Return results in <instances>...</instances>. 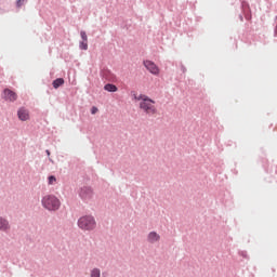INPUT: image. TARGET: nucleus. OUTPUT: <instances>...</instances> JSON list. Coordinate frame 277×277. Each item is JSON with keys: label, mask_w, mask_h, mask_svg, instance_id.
<instances>
[{"label": "nucleus", "mask_w": 277, "mask_h": 277, "mask_svg": "<svg viewBox=\"0 0 277 277\" xmlns=\"http://www.w3.org/2000/svg\"><path fill=\"white\" fill-rule=\"evenodd\" d=\"M64 85V78H57L53 81V88L57 90V88Z\"/></svg>", "instance_id": "9b49d317"}, {"label": "nucleus", "mask_w": 277, "mask_h": 277, "mask_svg": "<svg viewBox=\"0 0 277 277\" xmlns=\"http://www.w3.org/2000/svg\"><path fill=\"white\" fill-rule=\"evenodd\" d=\"M80 36H81L83 42H88V35L85 34V31L82 30V31L80 32Z\"/></svg>", "instance_id": "2eb2a0df"}, {"label": "nucleus", "mask_w": 277, "mask_h": 277, "mask_svg": "<svg viewBox=\"0 0 277 277\" xmlns=\"http://www.w3.org/2000/svg\"><path fill=\"white\" fill-rule=\"evenodd\" d=\"M92 194H93L92 188H90V187H83L80 190V196H81V198H83V200H88V199L92 198Z\"/></svg>", "instance_id": "0eeeda50"}, {"label": "nucleus", "mask_w": 277, "mask_h": 277, "mask_svg": "<svg viewBox=\"0 0 277 277\" xmlns=\"http://www.w3.org/2000/svg\"><path fill=\"white\" fill-rule=\"evenodd\" d=\"M80 49L82 51H88V41L80 42Z\"/></svg>", "instance_id": "ddd939ff"}, {"label": "nucleus", "mask_w": 277, "mask_h": 277, "mask_svg": "<svg viewBox=\"0 0 277 277\" xmlns=\"http://www.w3.org/2000/svg\"><path fill=\"white\" fill-rule=\"evenodd\" d=\"M149 243H156V241H159L161 239V236L157 234V232H150L147 237Z\"/></svg>", "instance_id": "6e6552de"}, {"label": "nucleus", "mask_w": 277, "mask_h": 277, "mask_svg": "<svg viewBox=\"0 0 277 277\" xmlns=\"http://www.w3.org/2000/svg\"><path fill=\"white\" fill-rule=\"evenodd\" d=\"M144 66L151 75H159V67L153 61H144Z\"/></svg>", "instance_id": "39448f33"}, {"label": "nucleus", "mask_w": 277, "mask_h": 277, "mask_svg": "<svg viewBox=\"0 0 277 277\" xmlns=\"http://www.w3.org/2000/svg\"><path fill=\"white\" fill-rule=\"evenodd\" d=\"M77 224L80 230L92 233L96 228V219L93 215H83L78 220Z\"/></svg>", "instance_id": "f03ea898"}, {"label": "nucleus", "mask_w": 277, "mask_h": 277, "mask_svg": "<svg viewBox=\"0 0 277 277\" xmlns=\"http://www.w3.org/2000/svg\"><path fill=\"white\" fill-rule=\"evenodd\" d=\"M135 103H138V107L147 116H155L157 114V106H155V100L148 97L145 94L133 93Z\"/></svg>", "instance_id": "f257e3e1"}, {"label": "nucleus", "mask_w": 277, "mask_h": 277, "mask_svg": "<svg viewBox=\"0 0 277 277\" xmlns=\"http://www.w3.org/2000/svg\"><path fill=\"white\" fill-rule=\"evenodd\" d=\"M91 277H101V269L100 268H93L91 269Z\"/></svg>", "instance_id": "f8f14e48"}, {"label": "nucleus", "mask_w": 277, "mask_h": 277, "mask_svg": "<svg viewBox=\"0 0 277 277\" xmlns=\"http://www.w3.org/2000/svg\"><path fill=\"white\" fill-rule=\"evenodd\" d=\"M2 98H4L8 103H14L15 101H17L18 94L10 89H4L2 93Z\"/></svg>", "instance_id": "20e7f679"}, {"label": "nucleus", "mask_w": 277, "mask_h": 277, "mask_svg": "<svg viewBox=\"0 0 277 277\" xmlns=\"http://www.w3.org/2000/svg\"><path fill=\"white\" fill-rule=\"evenodd\" d=\"M42 207L48 211H57L62 207V202L55 195H47L42 198Z\"/></svg>", "instance_id": "7ed1b4c3"}, {"label": "nucleus", "mask_w": 277, "mask_h": 277, "mask_svg": "<svg viewBox=\"0 0 277 277\" xmlns=\"http://www.w3.org/2000/svg\"><path fill=\"white\" fill-rule=\"evenodd\" d=\"M17 118L18 120H21L22 122H27V120H29L30 116H29V110L25 107H21L17 110Z\"/></svg>", "instance_id": "423d86ee"}, {"label": "nucleus", "mask_w": 277, "mask_h": 277, "mask_svg": "<svg viewBox=\"0 0 277 277\" xmlns=\"http://www.w3.org/2000/svg\"><path fill=\"white\" fill-rule=\"evenodd\" d=\"M104 90H106V92H118V87H116V84H105Z\"/></svg>", "instance_id": "9d476101"}, {"label": "nucleus", "mask_w": 277, "mask_h": 277, "mask_svg": "<svg viewBox=\"0 0 277 277\" xmlns=\"http://www.w3.org/2000/svg\"><path fill=\"white\" fill-rule=\"evenodd\" d=\"M47 155H51V151L47 150Z\"/></svg>", "instance_id": "a211bd4d"}, {"label": "nucleus", "mask_w": 277, "mask_h": 277, "mask_svg": "<svg viewBox=\"0 0 277 277\" xmlns=\"http://www.w3.org/2000/svg\"><path fill=\"white\" fill-rule=\"evenodd\" d=\"M98 113V108L96 107V106H93L92 108H91V114H97Z\"/></svg>", "instance_id": "dca6fc26"}, {"label": "nucleus", "mask_w": 277, "mask_h": 277, "mask_svg": "<svg viewBox=\"0 0 277 277\" xmlns=\"http://www.w3.org/2000/svg\"><path fill=\"white\" fill-rule=\"evenodd\" d=\"M25 0H17V2H16V5L18 6V8H21V5H23V2H24Z\"/></svg>", "instance_id": "f3484780"}, {"label": "nucleus", "mask_w": 277, "mask_h": 277, "mask_svg": "<svg viewBox=\"0 0 277 277\" xmlns=\"http://www.w3.org/2000/svg\"><path fill=\"white\" fill-rule=\"evenodd\" d=\"M10 229V223L8 220L0 217V230H9Z\"/></svg>", "instance_id": "1a4fd4ad"}, {"label": "nucleus", "mask_w": 277, "mask_h": 277, "mask_svg": "<svg viewBox=\"0 0 277 277\" xmlns=\"http://www.w3.org/2000/svg\"><path fill=\"white\" fill-rule=\"evenodd\" d=\"M57 182V179L55 176L51 175L49 176V185H54Z\"/></svg>", "instance_id": "4468645a"}]
</instances>
